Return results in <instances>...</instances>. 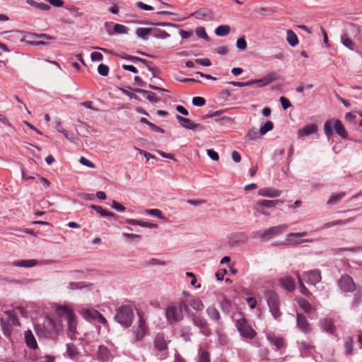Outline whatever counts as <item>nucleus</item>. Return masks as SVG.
<instances>
[{
  "mask_svg": "<svg viewBox=\"0 0 362 362\" xmlns=\"http://www.w3.org/2000/svg\"><path fill=\"white\" fill-rule=\"evenodd\" d=\"M146 214L150 216H155L160 220L164 219V216H163L161 211L157 209H146Z\"/></svg>",
  "mask_w": 362,
  "mask_h": 362,
  "instance_id": "52",
  "label": "nucleus"
},
{
  "mask_svg": "<svg viewBox=\"0 0 362 362\" xmlns=\"http://www.w3.org/2000/svg\"><path fill=\"white\" fill-rule=\"evenodd\" d=\"M134 314L131 305H124L116 310L115 320L124 327H129L132 325Z\"/></svg>",
  "mask_w": 362,
  "mask_h": 362,
  "instance_id": "4",
  "label": "nucleus"
},
{
  "mask_svg": "<svg viewBox=\"0 0 362 362\" xmlns=\"http://www.w3.org/2000/svg\"><path fill=\"white\" fill-rule=\"evenodd\" d=\"M138 322L132 327V334L134 335L133 342L141 341L149 333L148 327L144 318L139 313H138Z\"/></svg>",
  "mask_w": 362,
  "mask_h": 362,
  "instance_id": "8",
  "label": "nucleus"
},
{
  "mask_svg": "<svg viewBox=\"0 0 362 362\" xmlns=\"http://www.w3.org/2000/svg\"><path fill=\"white\" fill-rule=\"evenodd\" d=\"M286 40L291 47H295L298 44V37L291 30H286Z\"/></svg>",
  "mask_w": 362,
  "mask_h": 362,
  "instance_id": "33",
  "label": "nucleus"
},
{
  "mask_svg": "<svg viewBox=\"0 0 362 362\" xmlns=\"http://www.w3.org/2000/svg\"><path fill=\"white\" fill-rule=\"evenodd\" d=\"M88 286L89 284L88 283L83 281L71 282L68 286V288L70 290H77L84 288Z\"/></svg>",
  "mask_w": 362,
  "mask_h": 362,
  "instance_id": "47",
  "label": "nucleus"
},
{
  "mask_svg": "<svg viewBox=\"0 0 362 362\" xmlns=\"http://www.w3.org/2000/svg\"><path fill=\"white\" fill-rule=\"evenodd\" d=\"M25 341L28 347L32 349H37V343L31 330L25 332Z\"/></svg>",
  "mask_w": 362,
  "mask_h": 362,
  "instance_id": "26",
  "label": "nucleus"
},
{
  "mask_svg": "<svg viewBox=\"0 0 362 362\" xmlns=\"http://www.w3.org/2000/svg\"><path fill=\"white\" fill-rule=\"evenodd\" d=\"M278 79V75L275 72H271L266 75L264 78L256 79L257 84H258L259 87L265 86L273 81H275Z\"/></svg>",
  "mask_w": 362,
  "mask_h": 362,
  "instance_id": "23",
  "label": "nucleus"
},
{
  "mask_svg": "<svg viewBox=\"0 0 362 362\" xmlns=\"http://www.w3.org/2000/svg\"><path fill=\"white\" fill-rule=\"evenodd\" d=\"M219 307L221 310L225 313H229L230 310L231 303L230 300L226 298H223L218 303Z\"/></svg>",
  "mask_w": 362,
  "mask_h": 362,
  "instance_id": "46",
  "label": "nucleus"
},
{
  "mask_svg": "<svg viewBox=\"0 0 362 362\" xmlns=\"http://www.w3.org/2000/svg\"><path fill=\"white\" fill-rule=\"evenodd\" d=\"M91 209L95 210L98 214H100L102 216H108V217H114L115 215L110 211H106L104 209L102 206H98V205H90V206Z\"/></svg>",
  "mask_w": 362,
  "mask_h": 362,
  "instance_id": "44",
  "label": "nucleus"
},
{
  "mask_svg": "<svg viewBox=\"0 0 362 362\" xmlns=\"http://www.w3.org/2000/svg\"><path fill=\"white\" fill-rule=\"evenodd\" d=\"M193 324L199 329H206L208 326L207 320L201 315H192Z\"/></svg>",
  "mask_w": 362,
  "mask_h": 362,
  "instance_id": "28",
  "label": "nucleus"
},
{
  "mask_svg": "<svg viewBox=\"0 0 362 362\" xmlns=\"http://www.w3.org/2000/svg\"><path fill=\"white\" fill-rule=\"evenodd\" d=\"M97 355L98 359L102 362H107L112 357L109 349L103 345L98 346Z\"/></svg>",
  "mask_w": 362,
  "mask_h": 362,
  "instance_id": "22",
  "label": "nucleus"
},
{
  "mask_svg": "<svg viewBox=\"0 0 362 362\" xmlns=\"http://www.w3.org/2000/svg\"><path fill=\"white\" fill-rule=\"evenodd\" d=\"M334 132L342 139H349L348 133L340 120L337 119L327 120L324 124V132L325 135L328 138H330Z\"/></svg>",
  "mask_w": 362,
  "mask_h": 362,
  "instance_id": "5",
  "label": "nucleus"
},
{
  "mask_svg": "<svg viewBox=\"0 0 362 362\" xmlns=\"http://www.w3.org/2000/svg\"><path fill=\"white\" fill-rule=\"evenodd\" d=\"M153 31V29L152 28H139L136 30V35L143 39V40H146L147 39V36L151 33H152Z\"/></svg>",
  "mask_w": 362,
  "mask_h": 362,
  "instance_id": "43",
  "label": "nucleus"
},
{
  "mask_svg": "<svg viewBox=\"0 0 362 362\" xmlns=\"http://www.w3.org/2000/svg\"><path fill=\"white\" fill-rule=\"evenodd\" d=\"M190 16H194L198 20L212 21L214 18L213 11L208 8H201L200 9L193 12Z\"/></svg>",
  "mask_w": 362,
  "mask_h": 362,
  "instance_id": "14",
  "label": "nucleus"
},
{
  "mask_svg": "<svg viewBox=\"0 0 362 362\" xmlns=\"http://www.w3.org/2000/svg\"><path fill=\"white\" fill-rule=\"evenodd\" d=\"M296 325L298 329L303 333L307 334L311 332L310 325L306 317L303 314L297 313Z\"/></svg>",
  "mask_w": 362,
  "mask_h": 362,
  "instance_id": "15",
  "label": "nucleus"
},
{
  "mask_svg": "<svg viewBox=\"0 0 362 362\" xmlns=\"http://www.w3.org/2000/svg\"><path fill=\"white\" fill-rule=\"evenodd\" d=\"M136 7H138L140 9L145 10V11H153L154 8L153 6L150 5H147L141 1H138L136 4Z\"/></svg>",
  "mask_w": 362,
  "mask_h": 362,
  "instance_id": "62",
  "label": "nucleus"
},
{
  "mask_svg": "<svg viewBox=\"0 0 362 362\" xmlns=\"http://www.w3.org/2000/svg\"><path fill=\"white\" fill-rule=\"evenodd\" d=\"M57 310L62 313V317L64 320L68 317V316L75 315L72 310L69 308L67 305H59L57 307Z\"/></svg>",
  "mask_w": 362,
  "mask_h": 362,
  "instance_id": "35",
  "label": "nucleus"
},
{
  "mask_svg": "<svg viewBox=\"0 0 362 362\" xmlns=\"http://www.w3.org/2000/svg\"><path fill=\"white\" fill-rule=\"evenodd\" d=\"M90 59L92 61H102L103 59V55L98 52H93L90 54Z\"/></svg>",
  "mask_w": 362,
  "mask_h": 362,
  "instance_id": "63",
  "label": "nucleus"
},
{
  "mask_svg": "<svg viewBox=\"0 0 362 362\" xmlns=\"http://www.w3.org/2000/svg\"><path fill=\"white\" fill-rule=\"evenodd\" d=\"M253 209L255 210L259 214L263 215V216H269L270 213L266 210V208H263L262 206H258L257 204H255L253 206Z\"/></svg>",
  "mask_w": 362,
  "mask_h": 362,
  "instance_id": "58",
  "label": "nucleus"
},
{
  "mask_svg": "<svg viewBox=\"0 0 362 362\" xmlns=\"http://www.w3.org/2000/svg\"><path fill=\"white\" fill-rule=\"evenodd\" d=\"M192 102L194 105L197 106V107L203 106L206 103L205 99L202 97H199V96L194 97L192 98Z\"/></svg>",
  "mask_w": 362,
  "mask_h": 362,
  "instance_id": "57",
  "label": "nucleus"
},
{
  "mask_svg": "<svg viewBox=\"0 0 362 362\" xmlns=\"http://www.w3.org/2000/svg\"><path fill=\"white\" fill-rule=\"evenodd\" d=\"M346 195L344 192H341L337 194H332L329 199L327 201V205H332L337 204L342 198Z\"/></svg>",
  "mask_w": 362,
  "mask_h": 362,
  "instance_id": "34",
  "label": "nucleus"
},
{
  "mask_svg": "<svg viewBox=\"0 0 362 362\" xmlns=\"http://www.w3.org/2000/svg\"><path fill=\"white\" fill-rule=\"evenodd\" d=\"M187 310L188 305L184 300L169 305L165 310V317L168 322L172 325L181 321L184 317L183 311Z\"/></svg>",
  "mask_w": 362,
  "mask_h": 362,
  "instance_id": "3",
  "label": "nucleus"
},
{
  "mask_svg": "<svg viewBox=\"0 0 362 362\" xmlns=\"http://www.w3.org/2000/svg\"><path fill=\"white\" fill-rule=\"evenodd\" d=\"M264 297L273 317L276 320L279 319L282 313L279 309L280 302L277 293L271 290H267L264 292Z\"/></svg>",
  "mask_w": 362,
  "mask_h": 362,
  "instance_id": "6",
  "label": "nucleus"
},
{
  "mask_svg": "<svg viewBox=\"0 0 362 362\" xmlns=\"http://www.w3.org/2000/svg\"><path fill=\"white\" fill-rule=\"evenodd\" d=\"M206 315L210 318L211 320L214 321L218 325H221V315L218 309L215 307L214 305H211L207 307L206 310Z\"/></svg>",
  "mask_w": 362,
  "mask_h": 362,
  "instance_id": "20",
  "label": "nucleus"
},
{
  "mask_svg": "<svg viewBox=\"0 0 362 362\" xmlns=\"http://www.w3.org/2000/svg\"><path fill=\"white\" fill-rule=\"evenodd\" d=\"M111 206L118 212H124L126 209L122 204L115 200L112 201Z\"/></svg>",
  "mask_w": 362,
  "mask_h": 362,
  "instance_id": "59",
  "label": "nucleus"
},
{
  "mask_svg": "<svg viewBox=\"0 0 362 362\" xmlns=\"http://www.w3.org/2000/svg\"><path fill=\"white\" fill-rule=\"evenodd\" d=\"M153 36L158 39H166L170 37V34H168L166 31L162 30H154L153 29Z\"/></svg>",
  "mask_w": 362,
  "mask_h": 362,
  "instance_id": "50",
  "label": "nucleus"
},
{
  "mask_svg": "<svg viewBox=\"0 0 362 362\" xmlns=\"http://www.w3.org/2000/svg\"><path fill=\"white\" fill-rule=\"evenodd\" d=\"M175 118L180 124L187 129L195 130L197 127L200 126L199 124H194L191 119L178 115L175 116Z\"/></svg>",
  "mask_w": 362,
  "mask_h": 362,
  "instance_id": "21",
  "label": "nucleus"
},
{
  "mask_svg": "<svg viewBox=\"0 0 362 362\" xmlns=\"http://www.w3.org/2000/svg\"><path fill=\"white\" fill-rule=\"evenodd\" d=\"M317 128L314 124H307L298 131V137H304L316 132Z\"/></svg>",
  "mask_w": 362,
  "mask_h": 362,
  "instance_id": "24",
  "label": "nucleus"
},
{
  "mask_svg": "<svg viewBox=\"0 0 362 362\" xmlns=\"http://www.w3.org/2000/svg\"><path fill=\"white\" fill-rule=\"evenodd\" d=\"M298 305L306 313H310L312 310V307L307 300L300 298L297 300Z\"/></svg>",
  "mask_w": 362,
  "mask_h": 362,
  "instance_id": "41",
  "label": "nucleus"
},
{
  "mask_svg": "<svg viewBox=\"0 0 362 362\" xmlns=\"http://www.w3.org/2000/svg\"><path fill=\"white\" fill-rule=\"evenodd\" d=\"M301 277L308 284L312 286H316L322 279L321 272L319 269L304 272Z\"/></svg>",
  "mask_w": 362,
  "mask_h": 362,
  "instance_id": "12",
  "label": "nucleus"
},
{
  "mask_svg": "<svg viewBox=\"0 0 362 362\" xmlns=\"http://www.w3.org/2000/svg\"><path fill=\"white\" fill-rule=\"evenodd\" d=\"M262 134L260 133V130H257V129L255 128H252L251 129H250L247 132V134H246V139L247 140H256V139H258L261 137Z\"/></svg>",
  "mask_w": 362,
  "mask_h": 362,
  "instance_id": "42",
  "label": "nucleus"
},
{
  "mask_svg": "<svg viewBox=\"0 0 362 362\" xmlns=\"http://www.w3.org/2000/svg\"><path fill=\"white\" fill-rule=\"evenodd\" d=\"M27 37L30 40L41 39V40L38 41H30V43L33 45H45L47 44V42L46 40L55 39L54 37L49 36L47 34L36 33H29L27 35Z\"/></svg>",
  "mask_w": 362,
  "mask_h": 362,
  "instance_id": "16",
  "label": "nucleus"
},
{
  "mask_svg": "<svg viewBox=\"0 0 362 362\" xmlns=\"http://www.w3.org/2000/svg\"><path fill=\"white\" fill-rule=\"evenodd\" d=\"M256 204H258L259 206H262L263 208L266 209H272L276 207L279 204H283V201L279 199L276 200H267V199H263V200H259L256 202Z\"/></svg>",
  "mask_w": 362,
  "mask_h": 362,
  "instance_id": "29",
  "label": "nucleus"
},
{
  "mask_svg": "<svg viewBox=\"0 0 362 362\" xmlns=\"http://www.w3.org/2000/svg\"><path fill=\"white\" fill-rule=\"evenodd\" d=\"M83 316L87 320H94L97 319L99 312L95 310L86 309L83 310Z\"/></svg>",
  "mask_w": 362,
  "mask_h": 362,
  "instance_id": "37",
  "label": "nucleus"
},
{
  "mask_svg": "<svg viewBox=\"0 0 362 362\" xmlns=\"http://www.w3.org/2000/svg\"><path fill=\"white\" fill-rule=\"evenodd\" d=\"M207 155L213 160H218L219 156L218 153L214 151L213 149L207 150Z\"/></svg>",
  "mask_w": 362,
  "mask_h": 362,
  "instance_id": "64",
  "label": "nucleus"
},
{
  "mask_svg": "<svg viewBox=\"0 0 362 362\" xmlns=\"http://www.w3.org/2000/svg\"><path fill=\"white\" fill-rule=\"evenodd\" d=\"M60 329V325H57L50 317H46L45 319L42 327L37 326L35 327L37 335L39 337L53 339L58 337Z\"/></svg>",
  "mask_w": 362,
  "mask_h": 362,
  "instance_id": "2",
  "label": "nucleus"
},
{
  "mask_svg": "<svg viewBox=\"0 0 362 362\" xmlns=\"http://www.w3.org/2000/svg\"><path fill=\"white\" fill-rule=\"evenodd\" d=\"M14 267L30 268L38 264V262L36 259H23L16 260L11 264Z\"/></svg>",
  "mask_w": 362,
  "mask_h": 362,
  "instance_id": "27",
  "label": "nucleus"
},
{
  "mask_svg": "<svg viewBox=\"0 0 362 362\" xmlns=\"http://www.w3.org/2000/svg\"><path fill=\"white\" fill-rule=\"evenodd\" d=\"M238 318L235 320V326L240 336L245 339H254L257 335V332L240 313L238 315Z\"/></svg>",
  "mask_w": 362,
  "mask_h": 362,
  "instance_id": "7",
  "label": "nucleus"
},
{
  "mask_svg": "<svg viewBox=\"0 0 362 362\" xmlns=\"http://www.w3.org/2000/svg\"><path fill=\"white\" fill-rule=\"evenodd\" d=\"M266 337L269 343L276 347V350H279L285 346L284 339L272 332H267L266 334Z\"/></svg>",
  "mask_w": 362,
  "mask_h": 362,
  "instance_id": "17",
  "label": "nucleus"
},
{
  "mask_svg": "<svg viewBox=\"0 0 362 362\" xmlns=\"http://www.w3.org/2000/svg\"><path fill=\"white\" fill-rule=\"evenodd\" d=\"M279 281L282 287L289 292L293 291L296 288L294 279L291 276L281 278Z\"/></svg>",
  "mask_w": 362,
  "mask_h": 362,
  "instance_id": "25",
  "label": "nucleus"
},
{
  "mask_svg": "<svg viewBox=\"0 0 362 362\" xmlns=\"http://www.w3.org/2000/svg\"><path fill=\"white\" fill-rule=\"evenodd\" d=\"M196 35L206 41H210V37L208 36L205 28L204 27H198L195 30Z\"/></svg>",
  "mask_w": 362,
  "mask_h": 362,
  "instance_id": "51",
  "label": "nucleus"
},
{
  "mask_svg": "<svg viewBox=\"0 0 362 362\" xmlns=\"http://www.w3.org/2000/svg\"><path fill=\"white\" fill-rule=\"evenodd\" d=\"M196 64H200L204 66H209L211 65V60L208 58L197 59L194 60Z\"/></svg>",
  "mask_w": 362,
  "mask_h": 362,
  "instance_id": "60",
  "label": "nucleus"
},
{
  "mask_svg": "<svg viewBox=\"0 0 362 362\" xmlns=\"http://www.w3.org/2000/svg\"><path fill=\"white\" fill-rule=\"evenodd\" d=\"M294 274L296 276L298 284V288L299 291L305 296H309L311 295V293L309 291V290L305 287L303 282V279L301 277V275L300 274L298 271H296L294 272Z\"/></svg>",
  "mask_w": 362,
  "mask_h": 362,
  "instance_id": "31",
  "label": "nucleus"
},
{
  "mask_svg": "<svg viewBox=\"0 0 362 362\" xmlns=\"http://www.w3.org/2000/svg\"><path fill=\"white\" fill-rule=\"evenodd\" d=\"M341 42L344 47H347L350 50H354L355 44L354 41L348 36L346 33H344L341 35Z\"/></svg>",
  "mask_w": 362,
  "mask_h": 362,
  "instance_id": "32",
  "label": "nucleus"
},
{
  "mask_svg": "<svg viewBox=\"0 0 362 362\" xmlns=\"http://www.w3.org/2000/svg\"><path fill=\"white\" fill-rule=\"evenodd\" d=\"M128 30L129 28L124 25L117 23L114 25V31L116 33L127 34L128 33Z\"/></svg>",
  "mask_w": 362,
  "mask_h": 362,
  "instance_id": "54",
  "label": "nucleus"
},
{
  "mask_svg": "<svg viewBox=\"0 0 362 362\" xmlns=\"http://www.w3.org/2000/svg\"><path fill=\"white\" fill-rule=\"evenodd\" d=\"M354 297V301H353V305L354 307H358L362 301V290H361V288L356 290Z\"/></svg>",
  "mask_w": 362,
  "mask_h": 362,
  "instance_id": "49",
  "label": "nucleus"
},
{
  "mask_svg": "<svg viewBox=\"0 0 362 362\" xmlns=\"http://www.w3.org/2000/svg\"><path fill=\"white\" fill-rule=\"evenodd\" d=\"M319 325L322 330L327 334H334L336 331V327L334 321L331 318H323L319 321Z\"/></svg>",
  "mask_w": 362,
  "mask_h": 362,
  "instance_id": "18",
  "label": "nucleus"
},
{
  "mask_svg": "<svg viewBox=\"0 0 362 362\" xmlns=\"http://www.w3.org/2000/svg\"><path fill=\"white\" fill-rule=\"evenodd\" d=\"M189 305L197 311H202L204 306L199 298H194L189 301Z\"/></svg>",
  "mask_w": 362,
  "mask_h": 362,
  "instance_id": "45",
  "label": "nucleus"
},
{
  "mask_svg": "<svg viewBox=\"0 0 362 362\" xmlns=\"http://www.w3.org/2000/svg\"><path fill=\"white\" fill-rule=\"evenodd\" d=\"M237 48L240 50H245L247 48V42L244 36L239 37L236 42Z\"/></svg>",
  "mask_w": 362,
  "mask_h": 362,
  "instance_id": "56",
  "label": "nucleus"
},
{
  "mask_svg": "<svg viewBox=\"0 0 362 362\" xmlns=\"http://www.w3.org/2000/svg\"><path fill=\"white\" fill-rule=\"evenodd\" d=\"M78 354V349L74 344L71 343L66 344V356L69 358L74 359Z\"/></svg>",
  "mask_w": 362,
  "mask_h": 362,
  "instance_id": "38",
  "label": "nucleus"
},
{
  "mask_svg": "<svg viewBox=\"0 0 362 362\" xmlns=\"http://www.w3.org/2000/svg\"><path fill=\"white\" fill-rule=\"evenodd\" d=\"M354 341L351 337H349L344 340L345 352L346 354H351L353 352Z\"/></svg>",
  "mask_w": 362,
  "mask_h": 362,
  "instance_id": "48",
  "label": "nucleus"
},
{
  "mask_svg": "<svg viewBox=\"0 0 362 362\" xmlns=\"http://www.w3.org/2000/svg\"><path fill=\"white\" fill-rule=\"evenodd\" d=\"M18 313L23 315L25 313L24 308L18 306L15 309L6 310L4 312V315L0 318L1 330L6 337H10L14 326L20 325L18 319Z\"/></svg>",
  "mask_w": 362,
  "mask_h": 362,
  "instance_id": "1",
  "label": "nucleus"
},
{
  "mask_svg": "<svg viewBox=\"0 0 362 362\" xmlns=\"http://www.w3.org/2000/svg\"><path fill=\"white\" fill-rule=\"evenodd\" d=\"M288 228L286 224H281L270 227L261 233L260 238L262 241L267 242L272 238L283 233Z\"/></svg>",
  "mask_w": 362,
  "mask_h": 362,
  "instance_id": "11",
  "label": "nucleus"
},
{
  "mask_svg": "<svg viewBox=\"0 0 362 362\" xmlns=\"http://www.w3.org/2000/svg\"><path fill=\"white\" fill-rule=\"evenodd\" d=\"M67 324L66 329V334L69 338L71 339H76L78 335V332L77 331V321L76 319V315H70L68 316L67 318L64 319Z\"/></svg>",
  "mask_w": 362,
  "mask_h": 362,
  "instance_id": "13",
  "label": "nucleus"
},
{
  "mask_svg": "<svg viewBox=\"0 0 362 362\" xmlns=\"http://www.w3.org/2000/svg\"><path fill=\"white\" fill-rule=\"evenodd\" d=\"M281 190L273 187H263L258 191V195L264 197L276 198L281 194Z\"/></svg>",
  "mask_w": 362,
  "mask_h": 362,
  "instance_id": "19",
  "label": "nucleus"
},
{
  "mask_svg": "<svg viewBox=\"0 0 362 362\" xmlns=\"http://www.w3.org/2000/svg\"><path fill=\"white\" fill-rule=\"evenodd\" d=\"M154 347L160 353L158 358L160 360L165 358L168 356V344L165 339L164 334L158 333L156 335L154 339Z\"/></svg>",
  "mask_w": 362,
  "mask_h": 362,
  "instance_id": "9",
  "label": "nucleus"
},
{
  "mask_svg": "<svg viewBox=\"0 0 362 362\" xmlns=\"http://www.w3.org/2000/svg\"><path fill=\"white\" fill-rule=\"evenodd\" d=\"M230 28L228 25H221L215 30V34L218 36L224 37L229 34Z\"/></svg>",
  "mask_w": 362,
  "mask_h": 362,
  "instance_id": "39",
  "label": "nucleus"
},
{
  "mask_svg": "<svg viewBox=\"0 0 362 362\" xmlns=\"http://www.w3.org/2000/svg\"><path fill=\"white\" fill-rule=\"evenodd\" d=\"M134 91L138 93L144 94V95H146V98L151 103H157L160 100L159 98H158L153 93L150 92L148 90H144L141 88H134Z\"/></svg>",
  "mask_w": 362,
  "mask_h": 362,
  "instance_id": "30",
  "label": "nucleus"
},
{
  "mask_svg": "<svg viewBox=\"0 0 362 362\" xmlns=\"http://www.w3.org/2000/svg\"><path fill=\"white\" fill-rule=\"evenodd\" d=\"M279 101L284 110H286L291 106V103L289 100L284 96L280 98Z\"/></svg>",
  "mask_w": 362,
  "mask_h": 362,
  "instance_id": "61",
  "label": "nucleus"
},
{
  "mask_svg": "<svg viewBox=\"0 0 362 362\" xmlns=\"http://www.w3.org/2000/svg\"><path fill=\"white\" fill-rule=\"evenodd\" d=\"M337 286L345 293H352L356 290V285L353 278L346 274L341 276L337 281Z\"/></svg>",
  "mask_w": 362,
  "mask_h": 362,
  "instance_id": "10",
  "label": "nucleus"
},
{
  "mask_svg": "<svg viewBox=\"0 0 362 362\" xmlns=\"http://www.w3.org/2000/svg\"><path fill=\"white\" fill-rule=\"evenodd\" d=\"M98 72L103 76H106L109 74V67L104 64H100L98 66Z\"/></svg>",
  "mask_w": 362,
  "mask_h": 362,
  "instance_id": "55",
  "label": "nucleus"
},
{
  "mask_svg": "<svg viewBox=\"0 0 362 362\" xmlns=\"http://www.w3.org/2000/svg\"><path fill=\"white\" fill-rule=\"evenodd\" d=\"M197 362H211L209 353L207 351L199 349L197 355Z\"/></svg>",
  "mask_w": 362,
  "mask_h": 362,
  "instance_id": "40",
  "label": "nucleus"
},
{
  "mask_svg": "<svg viewBox=\"0 0 362 362\" xmlns=\"http://www.w3.org/2000/svg\"><path fill=\"white\" fill-rule=\"evenodd\" d=\"M274 128L273 122L271 121H267L266 123L262 126L259 129L262 135H264L268 132L272 130Z\"/></svg>",
  "mask_w": 362,
  "mask_h": 362,
  "instance_id": "53",
  "label": "nucleus"
},
{
  "mask_svg": "<svg viewBox=\"0 0 362 362\" xmlns=\"http://www.w3.org/2000/svg\"><path fill=\"white\" fill-rule=\"evenodd\" d=\"M27 3L42 11H48L51 8L50 5L47 3L37 2L34 0H27Z\"/></svg>",
  "mask_w": 362,
  "mask_h": 362,
  "instance_id": "36",
  "label": "nucleus"
}]
</instances>
